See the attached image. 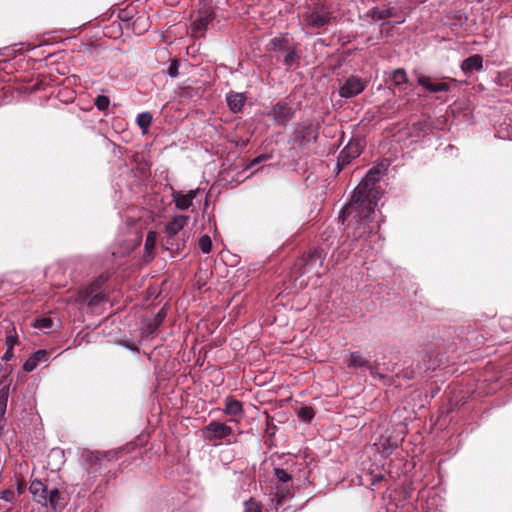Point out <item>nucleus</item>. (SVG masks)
<instances>
[{
  "instance_id": "0eeeda50",
  "label": "nucleus",
  "mask_w": 512,
  "mask_h": 512,
  "mask_svg": "<svg viewBox=\"0 0 512 512\" xmlns=\"http://www.w3.org/2000/svg\"><path fill=\"white\" fill-rule=\"evenodd\" d=\"M362 152V145L360 140H351L340 151L337 157V168L341 171L344 167L348 166L355 158Z\"/></svg>"
},
{
  "instance_id": "5701e85b",
  "label": "nucleus",
  "mask_w": 512,
  "mask_h": 512,
  "mask_svg": "<svg viewBox=\"0 0 512 512\" xmlns=\"http://www.w3.org/2000/svg\"><path fill=\"white\" fill-rule=\"evenodd\" d=\"M61 499V493L58 488L49 490L46 496L47 507L50 506L52 510L56 511L61 505Z\"/></svg>"
},
{
  "instance_id": "de8ad7c7",
  "label": "nucleus",
  "mask_w": 512,
  "mask_h": 512,
  "mask_svg": "<svg viewBox=\"0 0 512 512\" xmlns=\"http://www.w3.org/2000/svg\"><path fill=\"white\" fill-rule=\"evenodd\" d=\"M18 492L22 493V487H20V486L18 487Z\"/></svg>"
},
{
  "instance_id": "7ed1b4c3",
  "label": "nucleus",
  "mask_w": 512,
  "mask_h": 512,
  "mask_svg": "<svg viewBox=\"0 0 512 512\" xmlns=\"http://www.w3.org/2000/svg\"><path fill=\"white\" fill-rule=\"evenodd\" d=\"M295 109L287 98L280 99L268 111L267 116L277 125L285 127L295 117Z\"/></svg>"
},
{
  "instance_id": "4be33fe9",
  "label": "nucleus",
  "mask_w": 512,
  "mask_h": 512,
  "mask_svg": "<svg viewBox=\"0 0 512 512\" xmlns=\"http://www.w3.org/2000/svg\"><path fill=\"white\" fill-rule=\"evenodd\" d=\"M173 200L177 208L182 210L187 209L189 206L192 205V191H189L187 194H182L181 192L174 191Z\"/></svg>"
},
{
  "instance_id": "4468645a",
  "label": "nucleus",
  "mask_w": 512,
  "mask_h": 512,
  "mask_svg": "<svg viewBox=\"0 0 512 512\" xmlns=\"http://www.w3.org/2000/svg\"><path fill=\"white\" fill-rule=\"evenodd\" d=\"M375 445L380 453L388 456L398 447V440L391 434L385 433L380 436L379 441Z\"/></svg>"
},
{
  "instance_id": "f3484780",
  "label": "nucleus",
  "mask_w": 512,
  "mask_h": 512,
  "mask_svg": "<svg viewBox=\"0 0 512 512\" xmlns=\"http://www.w3.org/2000/svg\"><path fill=\"white\" fill-rule=\"evenodd\" d=\"M157 241V233L155 231H149L146 236L144 245V258L146 262H150L155 257V247Z\"/></svg>"
},
{
  "instance_id": "423d86ee",
  "label": "nucleus",
  "mask_w": 512,
  "mask_h": 512,
  "mask_svg": "<svg viewBox=\"0 0 512 512\" xmlns=\"http://www.w3.org/2000/svg\"><path fill=\"white\" fill-rule=\"evenodd\" d=\"M100 281L93 282L84 291L79 293L77 301L81 304H87L88 306L100 305L106 302L107 299L102 294V287Z\"/></svg>"
},
{
  "instance_id": "72a5a7b5",
  "label": "nucleus",
  "mask_w": 512,
  "mask_h": 512,
  "mask_svg": "<svg viewBox=\"0 0 512 512\" xmlns=\"http://www.w3.org/2000/svg\"><path fill=\"white\" fill-rule=\"evenodd\" d=\"M52 320L50 318H38L34 322V327L38 329H49L52 327Z\"/></svg>"
},
{
  "instance_id": "aec40b11",
  "label": "nucleus",
  "mask_w": 512,
  "mask_h": 512,
  "mask_svg": "<svg viewBox=\"0 0 512 512\" xmlns=\"http://www.w3.org/2000/svg\"><path fill=\"white\" fill-rule=\"evenodd\" d=\"M285 52L286 53L283 58L284 66L287 67L288 69L298 66L300 60L299 51L295 47H292L286 49Z\"/></svg>"
},
{
  "instance_id": "b1692460",
  "label": "nucleus",
  "mask_w": 512,
  "mask_h": 512,
  "mask_svg": "<svg viewBox=\"0 0 512 512\" xmlns=\"http://www.w3.org/2000/svg\"><path fill=\"white\" fill-rule=\"evenodd\" d=\"M8 398L9 386H4L0 389V423L5 421Z\"/></svg>"
},
{
  "instance_id": "e433bc0d",
  "label": "nucleus",
  "mask_w": 512,
  "mask_h": 512,
  "mask_svg": "<svg viewBox=\"0 0 512 512\" xmlns=\"http://www.w3.org/2000/svg\"><path fill=\"white\" fill-rule=\"evenodd\" d=\"M0 499L12 503L15 500V494L11 489H5L0 492Z\"/></svg>"
},
{
  "instance_id": "cd10ccee",
  "label": "nucleus",
  "mask_w": 512,
  "mask_h": 512,
  "mask_svg": "<svg viewBox=\"0 0 512 512\" xmlns=\"http://www.w3.org/2000/svg\"><path fill=\"white\" fill-rule=\"evenodd\" d=\"M152 123V115L149 112L140 113L137 116V124L142 129L143 132H146Z\"/></svg>"
},
{
  "instance_id": "20e7f679",
  "label": "nucleus",
  "mask_w": 512,
  "mask_h": 512,
  "mask_svg": "<svg viewBox=\"0 0 512 512\" xmlns=\"http://www.w3.org/2000/svg\"><path fill=\"white\" fill-rule=\"evenodd\" d=\"M331 11L324 4L317 3L305 15L306 24L314 29H320L330 23Z\"/></svg>"
},
{
  "instance_id": "4c0bfd02",
  "label": "nucleus",
  "mask_w": 512,
  "mask_h": 512,
  "mask_svg": "<svg viewBox=\"0 0 512 512\" xmlns=\"http://www.w3.org/2000/svg\"><path fill=\"white\" fill-rule=\"evenodd\" d=\"M384 480H385V475L382 472H379L376 474H371V479H370L371 483L370 484L372 487H377V485Z\"/></svg>"
},
{
  "instance_id": "49530a36",
  "label": "nucleus",
  "mask_w": 512,
  "mask_h": 512,
  "mask_svg": "<svg viewBox=\"0 0 512 512\" xmlns=\"http://www.w3.org/2000/svg\"><path fill=\"white\" fill-rule=\"evenodd\" d=\"M199 190H194L193 197L196 198L198 196Z\"/></svg>"
},
{
  "instance_id": "f257e3e1",
  "label": "nucleus",
  "mask_w": 512,
  "mask_h": 512,
  "mask_svg": "<svg viewBox=\"0 0 512 512\" xmlns=\"http://www.w3.org/2000/svg\"><path fill=\"white\" fill-rule=\"evenodd\" d=\"M380 179V170L377 167L371 168L354 189L350 201L343 206L339 213V220L342 224L347 222L348 226L354 224L353 239H350L348 232L347 239L342 244V250H354L360 241L366 242L368 238L379 239L377 233L368 232L366 226L371 221L374 208L380 200L382 193L377 187Z\"/></svg>"
},
{
  "instance_id": "9b49d317",
  "label": "nucleus",
  "mask_w": 512,
  "mask_h": 512,
  "mask_svg": "<svg viewBox=\"0 0 512 512\" xmlns=\"http://www.w3.org/2000/svg\"><path fill=\"white\" fill-rule=\"evenodd\" d=\"M213 19L214 12L211 6H205L200 9L197 20L194 21V38L203 36L202 31L206 30Z\"/></svg>"
},
{
  "instance_id": "473e14b6",
  "label": "nucleus",
  "mask_w": 512,
  "mask_h": 512,
  "mask_svg": "<svg viewBox=\"0 0 512 512\" xmlns=\"http://www.w3.org/2000/svg\"><path fill=\"white\" fill-rule=\"evenodd\" d=\"M274 475L280 482H288L291 480V475L282 468H275L274 469Z\"/></svg>"
},
{
  "instance_id": "f704fd0d",
  "label": "nucleus",
  "mask_w": 512,
  "mask_h": 512,
  "mask_svg": "<svg viewBox=\"0 0 512 512\" xmlns=\"http://www.w3.org/2000/svg\"><path fill=\"white\" fill-rule=\"evenodd\" d=\"M179 61L177 59H173L171 60L170 62V65L167 69V74L171 77V78H175L179 75Z\"/></svg>"
},
{
  "instance_id": "c03bdc74",
  "label": "nucleus",
  "mask_w": 512,
  "mask_h": 512,
  "mask_svg": "<svg viewBox=\"0 0 512 512\" xmlns=\"http://www.w3.org/2000/svg\"><path fill=\"white\" fill-rule=\"evenodd\" d=\"M404 22H405V19H404V18H403V19H401V20H400V19H397V21H395V22H394V24H395V25H399V24H402V23H404Z\"/></svg>"
},
{
  "instance_id": "c9c22d12",
  "label": "nucleus",
  "mask_w": 512,
  "mask_h": 512,
  "mask_svg": "<svg viewBox=\"0 0 512 512\" xmlns=\"http://www.w3.org/2000/svg\"><path fill=\"white\" fill-rule=\"evenodd\" d=\"M39 363L37 360L31 355L23 364V370L26 372L33 371Z\"/></svg>"
},
{
  "instance_id": "a878e982",
  "label": "nucleus",
  "mask_w": 512,
  "mask_h": 512,
  "mask_svg": "<svg viewBox=\"0 0 512 512\" xmlns=\"http://www.w3.org/2000/svg\"><path fill=\"white\" fill-rule=\"evenodd\" d=\"M297 416L304 422L310 423L315 416L314 409L310 406H302L297 410Z\"/></svg>"
},
{
  "instance_id": "37998d69",
  "label": "nucleus",
  "mask_w": 512,
  "mask_h": 512,
  "mask_svg": "<svg viewBox=\"0 0 512 512\" xmlns=\"http://www.w3.org/2000/svg\"><path fill=\"white\" fill-rule=\"evenodd\" d=\"M369 372H370V375L374 378V379H383L384 378V375H382L381 373H379L377 371V369L375 367H373L372 365H370V368H368Z\"/></svg>"
},
{
  "instance_id": "a211bd4d",
  "label": "nucleus",
  "mask_w": 512,
  "mask_h": 512,
  "mask_svg": "<svg viewBox=\"0 0 512 512\" xmlns=\"http://www.w3.org/2000/svg\"><path fill=\"white\" fill-rule=\"evenodd\" d=\"M225 414L232 417H241L243 415L242 403L233 398H226L225 400Z\"/></svg>"
},
{
  "instance_id": "9d476101",
  "label": "nucleus",
  "mask_w": 512,
  "mask_h": 512,
  "mask_svg": "<svg viewBox=\"0 0 512 512\" xmlns=\"http://www.w3.org/2000/svg\"><path fill=\"white\" fill-rule=\"evenodd\" d=\"M105 455L98 451L84 450L81 453L82 465L88 472H97L102 468Z\"/></svg>"
},
{
  "instance_id": "79ce46f5",
  "label": "nucleus",
  "mask_w": 512,
  "mask_h": 512,
  "mask_svg": "<svg viewBox=\"0 0 512 512\" xmlns=\"http://www.w3.org/2000/svg\"><path fill=\"white\" fill-rule=\"evenodd\" d=\"M13 356H14L13 349L6 347V351L2 356V360L5 362H8L13 358Z\"/></svg>"
},
{
  "instance_id": "ea45409f",
  "label": "nucleus",
  "mask_w": 512,
  "mask_h": 512,
  "mask_svg": "<svg viewBox=\"0 0 512 512\" xmlns=\"http://www.w3.org/2000/svg\"><path fill=\"white\" fill-rule=\"evenodd\" d=\"M32 356L37 360V362L46 361L48 358V354L46 350H38L35 353L32 354Z\"/></svg>"
},
{
  "instance_id": "1a4fd4ad",
  "label": "nucleus",
  "mask_w": 512,
  "mask_h": 512,
  "mask_svg": "<svg viewBox=\"0 0 512 512\" xmlns=\"http://www.w3.org/2000/svg\"><path fill=\"white\" fill-rule=\"evenodd\" d=\"M399 9L396 7L375 6L370 8L363 16V19L368 22L385 21L390 17H396Z\"/></svg>"
},
{
  "instance_id": "c756f323",
  "label": "nucleus",
  "mask_w": 512,
  "mask_h": 512,
  "mask_svg": "<svg viewBox=\"0 0 512 512\" xmlns=\"http://www.w3.org/2000/svg\"><path fill=\"white\" fill-rule=\"evenodd\" d=\"M244 512H262V506L260 502L249 498L244 502Z\"/></svg>"
},
{
  "instance_id": "6ab92c4d",
  "label": "nucleus",
  "mask_w": 512,
  "mask_h": 512,
  "mask_svg": "<svg viewBox=\"0 0 512 512\" xmlns=\"http://www.w3.org/2000/svg\"><path fill=\"white\" fill-rule=\"evenodd\" d=\"M187 216H176L174 219L166 225V232L169 236L176 235L187 223Z\"/></svg>"
},
{
  "instance_id": "2f4dec72",
  "label": "nucleus",
  "mask_w": 512,
  "mask_h": 512,
  "mask_svg": "<svg viewBox=\"0 0 512 512\" xmlns=\"http://www.w3.org/2000/svg\"><path fill=\"white\" fill-rule=\"evenodd\" d=\"M166 315H167V312H166L165 308H162L157 313V315L153 319V323L148 325V328L151 329V332H153V330L156 329L162 323V321L164 320Z\"/></svg>"
},
{
  "instance_id": "2eb2a0df",
  "label": "nucleus",
  "mask_w": 512,
  "mask_h": 512,
  "mask_svg": "<svg viewBox=\"0 0 512 512\" xmlns=\"http://www.w3.org/2000/svg\"><path fill=\"white\" fill-rule=\"evenodd\" d=\"M461 70L464 74L470 75L473 72L483 70V57L479 54L472 55L461 63Z\"/></svg>"
},
{
  "instance_id": "a19ab883",
  "label": "nucleus",
  "mask_w": 512,
  "mask_h": 512,
  "mask_svg": "<svg viewBox=\"0 0 512 512\" xmlns=\"http://www.w3.org/2000/svg\"><path fill=\"white\" fill-rule=\"evenodd\" d=\"M16 343H17V337L16 336L9 335L5 339V345H6L7 348L14 349V346H15Z\"/></svg>"
},
{
  "instance_id": "dca6fc26",
  "label": "nucleus",
  "mask_w": 512,
  "mask_h": 512,
  "mask_svg": "<svg viewBox=\"0 0 512 512\" xmlns=\"http://www.w3.org/2000/svg\"><path fill=\"white\" fill-rule=\"evenodd\" d=\"M247 100L245 93L230 92L226 95V103L232 113L242 111Z\"/></svg>"
},
{
  "instance_id": "412c9836",
  "label": "nucleus",
  "mask_w": 512,
  "mask_h": 512,
  "mask_svg": "<svg viewBox=\"0 0 512 512\" xmlns=\"http://www.w3.org/2000/svg\"><path fill=\"white\" fill-rule=\"evenodd\" d=\"M370 362L361 355L359 352H351L349 356V362L348 367L355 368V369H361L370 368Z\"/></svg>"
},
{
  "instance_id": "a18cd8bd",
  "label": "nucleus",
  "mask_w": 512,
  "mask_h": 512,
  "mask_svg": "<svg viewBox=\"0 0 512 512\" xmlns=\"http://www.w3.org/2000/svg\"><path fill=\"white\" fill-rule=\"evenodd\" d=\"M119 17L122 19V20H126V14H125V11H122L119 15Z\"/></svg>"
},
{
  "instance_id": "393cba45",
  "label": "nucleus",
  "mask_w": 512,
  "mask_h": 512,
  "mask_svg": "<svg viewBox=\"0 0 512 512\" xmlns=\"http://www.w3.org/2000/svg\"><path fill=\"white\" fill-rule=\"evenodd\" d=\"M391 81L395 86L407 83L408 75L404 69L398 68L391 73Z\"/></svg>"
},
{
  "instance_id": "39448f33",
  "label": "nucleus",
  "mask_w": 512,
  "mask_h": 512,
  "mask_svg": "<svg viewBox=\"0 0 512 512\" xmlns=\"http://www.w3.org/2000/svg\"><path fill=\"white\" fill-rule=\"evenodd\" d=\"M233 435V429L225 423L211 421L202 429V436L210 442L221 441Z\"/></svg>"
},
{
  "instance_id": "c85d7f7f",
  "label": "nucleus",
  "mask_w": 512,
  "mask_h": 512,
  "mask_svg": "<svg viewBox=\"0 0 512 512\" xmlns=\"http://www.w3.org/2000/svg\"><path fill=\"white\" fill-rule=\"evenodd\" d=\"M198 246L204 254H208L212 248V241L209 235H202L198 240Z\"/></svg>"
},
{
  "instance_id": "bb28decb",
  "label": "nucleus",
  "mask_w": 512,
  "mask_h": 512,
  "mask_svg": "<svg viewBox=\"0 0 512 512\" xmlns=\"http://www.w3.org/2000/svg\"><path fill=\"white\" fill-rule=\"evenodd\" d=\"M271 50L281 52L288 49V40L284 37H274L270 42Z\"/></svg>"
},
{
  "instance_id": "ddd939ff",
  "label": "nucleus",
  "mask_w": 512,
  "mask_h": 512,
  "mask_svg": "<svg viewBox=\"0 0 512 512\" xmlns=\"http://www.w3.org/2000/svg\"><path fill=\"white\" fill-rule=\"evenodd\" d=\"M29 491L32 494L33 499L41 504L42 506L47 507L46 496L48 493L47 486L40 480L35 479L31 481L29 486Z\"/></svg>"
},
{
  "instance_id": "f03ea898",
  "label": "nucleus",
  "mask_w": 512,
  "mask_h": 512,
  "mask_svg": "<svg viewBox=\"0 0 512 512\" xmlns=\"http://www.w3.org/2000/svg\"><path fill=\"white\" fill-rule=\"evenodd\" d=\"M318 138V128L309 122L298 124L289 137L291 149L297 150L301 154H309L311 145Z\"/></svg>"
},
{
  "instance_id": "6e6552de",
  "label": "nucleus",
  "mask_w": 512,
  "mask_h": 512,
  "mask_svg": "<svg viewBox=\"0 0 512 512\" xmlns=\"http://www.w3.org/2000/svg\"><path fill=\"white\" fill-rule=\"evenodd\" d=\"M368 82L357 76H349L339 89L343 98H352L359 95L367 87Z\"/></svg>"
},
{
  "instance_id": "f8f14e48",
  "label": "nucleus",
  "mask_w": 512,
  "mask_h": 512,
  "mask_svg": "<svg viewBox=\"0 0 512 512\" xmlns=\"http://www.w3.org/2000/svg\"><path fill=\"white\" fill-rule=\"evenodd\" d=\"M417 82L419 86L430 93L448 92L451 88L446 81L433 82L431 77L422 74L417 77Z\"/></svg>"
},
{
  "instance_id": "58836bf2",
  "label": "nucleus",
  "mask_w": 512,
  "mask_h": 512,
  "mask_svg": "<svg viewBox=\"0 0 512 512\" xmlns=\"http://www.w3.org/2000/svg\"><path fill=\"white\" fill-rule=\"evenodd\" d=\"M272 157L271 154H261L257 157H255L249 164V167H254L256 166L257 164L261 163L262 161H266V160H269L270 158Z\"/></svg>"
},
{
  "instance_id": "7c9ffc66",
  "label": "nucleus",
  "mask_w": 512,
  "mask_h": 512,
  "mask_svg": "<svg viewBox=\"0 0 512 512\" xmlns=\"http://www.w3.org/2000/svg\"><path fill=\"white\" fill-rule=\"evenodd\" d=\"M96 108L100 111H106L110 105V99L105 95H98L94 102Z\"/></svg>"
}]
</instances>
